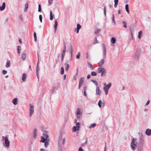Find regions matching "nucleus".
Listing matches in <instances>:
<instances>
[{
    "label": "nucleus",
    "instance_id": "nucleus-50",
    "mask_svg": "<svg viewBox=\"0 0 151 151\" xmlns=\"http://www.w3.org/2000/svg\"><path fill=\"white\" fill-rule=\"evenodd\" d=\"M52 1L53 0H48L49 5H50L52 3Z\"/></svg>",
    "mask_w": 151,
    "mask_h": 151
},
{
    "label": "nucleus",
    "instance_id": "nucleus-29",
    "mask_svg": "<svg viewBox=\"0 0 151 151\" xmlns=\"http://www.w3.org/2000/svg\"><path fill=\"white\" fill-rule=\"evenodd\" d=\"M10 65H11L10 62L8 60L7 61V62L6 63L5 66L6 68H8L10 67Z\"/></svg>",
    "mask_w": 151,
    "mask_h": 151
},
{
    "label": "nucleus",
    "instance_id": "nucleus-19",
    "mask_svg": "<svg viewBox=\"0 0 151 151\" xmlns=\"http://www.w3.org/2000/svg\"><path fill=\"white\" fill-rule=\"evenodd\" d=\"M104 102H103L101 100H100L98 103V105L99 107L101 108V105H104Z\"/></svg>",
    "mask_w": 151,
    "mask_h": 151
},
{
    "label": "nucleus",
    "instance_id": "nucleus-2",
    "mask_svg": "<svg viewBox=\"0 0 151 151\" xmlns=\"http://www.w3.org/2000/svg\"><path fill=\"white\" fill-rule=\"evenodd\" d=\"M3 140H4L5 143L4 146L5 147H8L10 145V142L8 138L6 136L2 137Z\"/></svg>",
    "mask_w": 151,
    "mask_h": 151
},
{
    "label": "nucleus",
    "instance_id": "nucleus-4",
    "mask_svg": "<svg viewBox=\"0 0 151 151\" xmlns=\"http://www.w3.org/2000/svg\"><path fill=\"white\" fill-rule=\"evenodd\" d=\"M136 141L137 139L135 138H133L132 139L131 144V147L133 150H134L137 147V143L136 142Z\"/></svg>",
    "mask_w": 151,
    "mask_h": 151
},
{
    "label": "nucleus",
    "instance_id": "nucleus-25",
    "mask_svg": "<svg viewBox=\"0 0 151 151\" xmlns=\"http://www.w3.org/2000/svg\"><path fill=\"white\" fill-rule=\"evenodd\" d=\"M104 63V59H102L100 61L99 63V65L101 66L103 65Z\"/></svg>",
    "mask_w": 151,
    "mask_h": 151
},
{
    "label": "nucleus",
    "instance_id": "nucleus-26",
    "mask_svg": "<svg viewBox=\"0 0 151 151\" xmlns=\"http://www.w3.org/2000/svg\"><path fill=\"white\" fill-rule=\"evenodd\" d=\"M12 102L14 105H16L17 104V99L15 98L13 100Z\"/></svg>",
    "mask_w": 151,
    "mask_h": 151
},
{
    "label": "nucleus",
    "instance_id": "nucleus-33",
    "mask_svg": "<svg viewBox=\"0 0 151 151\" xmlns=\"http://www.w3.org/2000/svg\"><path fill=\"white\" fill-rule=\"evenodd\" d=\"M88 66L89 68H90V69L91 70H93V67L92 65L90 63H88Z\"/></svg>",
    "mask_w": 151,
    "mask_h": 151
},
{
    "label": "nucleus",
    "instance_id": "nucleus-35",
    "mask_svg": "<svg viewBox=\"0 0 151 151\" xmlns=\"http://www.w3.org/2000/svg\"><path fill=\"white\" fill-rule=\"evenodd\" d=\"M53 19V17L52 14V11H50V20H52Z\"/></svg>",
    "mask_w": 151,
    "mask_h": 151
},
{
    "label": "nucleus",
    "instance_id": "nucleus-49",
    "mask_svg": "<svg viewBox=\"0 0 151 151\" xmlns=\"http://www.w3.org/2000/svg\"><path fill=\"white\" fill-rule=\"evenodd\" d=\"M7 71L5 70H3L2 71L3 74L4 75L6 73Z\"/></svg>",
    "mask_w": 151,
    "mask_h": 151
},
{
    "label": "nucleus",
    "instance_id": "nucleus-17",
    "mask_svg": "<svg viewBox=\"0 0 151 151\" xmlns=\"http://www.w3.org/2000/svg\"><path fill=\"white\" fill-rule=\"evenodd\" d=\"M37 135V130L36 129H35L33 131V138L35 139L36 138Z\"/></svg>",
    "mask_w": 151,
    "mask_h": 151
},
{
    "label": "nucleus",
    "instance_id": "nucleus-7",
    "mask_svg": "<svg viewBox=\"0 0 151 151\" xmlns=\"http://www.w3.org/2000/svg\"><path fill=\"white\" fill-rule=\"evenodd\" d=\"M76 114L77 115V117L78 119H79L82 116V112L81 111L80 108H78L77 109Z\"/></svg>",
    "mask_w": 151,
    "mask_h": 151
},
{
    "label": "nucleus",
    "instance_id": "nucleus-21",
    "mask_svg": "<svg viewBox=\"0 0 151 151\" xmlns=\"http://www.w3.org/2000/svg\"><path fill=\"white\" fill-rule=\"evenodd\" d=\"M139 54L137 52H136L134 56V58L135 59L137 60L139 58Z\"/></svg>",
    "mask_w": 151,
    "mask_h": 151
},
{
    "label": "nucleus",
    "instance_id": "nucleus-53",
    "mask_svg": "<svg viewBox=\"0 0 151 151\" xmlns=\"http://www.w3.org/2000/svg\"><path fill=\"white\" fill-rule=\"evenodd\" d=\"M79 151H84L81 147H80L79 149Z\"/></svg>",
    "mask_w": 151,
    "mask_h": 151
},
{
    "label": "nucleus",
    "instance_id": "nucleus-46",
    "mask_svg": "<svg viewBox=\"0 0 151 151\" xmlns=\"http://www.w3.org/2000/svg\"><path fill=\"white\" fill-rule=\"evenodd\" d=\"M80 53L79 52H78V55L76 56V58L77 59H79L80 58Z\"/></svg>",
    "mask_w": 151,
    "mask_h": 151
},
{
    "label": "nucleus",
    "instance_id": "nucleus-18",
    "mask_svg": "<svg viewBox=\"0 0 151 151\" xmlns=\"http://www.w3.org/2000/svg\"><path fill=\"white\" fill-rule=\"evenodd\" d=\"M27 77V74L26 73H23L22 78V79L23 81H25Z\"/></svg>",
    "mask_w": 151,
    "mask_h": 151
},
{
    "label": "nucleus",
    "instance_id": "nucleus-40",
    "mask_svg": "<svg viewBox=\"0 0 151 151\" xmlns=\"http://www.w3.org/2000/svg\"><path fill=\"white\" fill-rule=\"evenodd\" d=\"M64 73V69L63 67H61V72L60 73L61 74H63Z\"/></svg>",
    "mask_w": 151,
    "mask_h": 151
},
{
    "label": "nucleus",
    "instance_id": "nucleus-20",
    "mask_svg": "<svg viewBox=\"0 0 151 151\" xmlns=\"http://www.w3.org/2000/svg\"><path fill=\"white\" fill-rule=\"evenodd\" d=\"M70 54L71 55V58H72V52L73 51V48L72 47V45H70Z\"/></svg>",
    "mask_w": 151,
    "mask_h": 151
},
{
    "label": "nucleus",
    "instance_id": "nucleus-5",
    "mask_svg": "<svg viewBox=\"0 0 151 151\" xmlns=\"http://www.w3.org/2000/svg\"><path fill=\"white\" fill-rule=\"evenodd\" d=\"M111 83H109L104 88V90L106 95H107L108 93V89L111 87Z\"/></svg>",
    "mask_w": 151,
    "mask_h": 151
},
{
    "label": "nucleus",
    "instance_id": "nucleus-64",
    "mask_svg": "<svg viewBox=\"0 0 151 151\" xmlns=\"http://www.w3.org/2000/svg\"><path fill=\"white\" fill-rule=\"evenodd\" d=\"M19 42L20 43H22V40L21 39H19Z\"/></svg>",
    "mask_w": 151,
    "mask_h": 151
},
{
    "label": "nucleus",
    "instance_id": "nucleus-37",
    "mask_svg": "<svg viewBox=\"0 0 151 151\" xmlns=\"http://www.w3.org/2000/svg\"><path fill=\"white\" fill-rule=\"evenodd\" d=\"M21 47L20 46H17V52L19 54L20 53V51L21 50Z\"/></svg>",
    "mask_w": 151,
    "mask_h": 151
},
{
    "label": "nucleus",
    "instance_id": "nucleus-11",
    "mask_svg": "<svg viewBox=\"0 0 151 151\" xmlns=\"http://www.w3.org/2000/svg\"><path fill=\"white\" fill-rule=\"evenodd\" d=\"M84 78L82 77L81 78L79 81V87L78 88H80L82 86V84H83V82H84Z\"/></svg>",
    "mask_w": 151,
    "mask_h": 151
},
{
    "label": "nucleus",
    "instance_id": "nucleus-14",
    "mask_svg": "<svg viewBox=\"0 0 151 151\" xmlns=\"http://www.w3.org/2000/svg\"><path fill=\"white\" fill-rule=\"evenodd\" d=\"M145 134L149 136L151 135V129H147L145 131Z\"/></svg>",
    "mask_w": 151,
    "mask_h": 151
},
{
    "label": "nucleus",
    "instance_id": "nucleus-3",
    "mask_svg": "<svg viewBox=\"0 0 151 151\" xmlns=\"http://www.w3.org/2000/svg\"><path fill=\"white\" fill-rule=\"evenodd\" d=\"M98 71L99 73H101V76H103L106 75V70L104 68L100 67L98 68Z\"/></svg>",
    "mask_w": 151,
    "mask_h": 151
},
{
    "label": "nucleus",
    "instance_id": "nucleus-34",
    "mask_svg": "<svg viewBox=\"0 0 151 151\" xmlns=\"http://www.w3.org/2000/svg\"><path fill=\"white\" fill-rule=\"evenodd\" d=\"M142 31H140L139 32L138 35V37L139 39H140L141 37V36L142 35Z\"/></svg>",
    "mask_w": 151,
    "mask_h": 151
},
{
    "label": "nucleus",
    "instance_id": "nucleus-61",
    "mask_svg": "<svg viewBox=\"0 0 151 151\" xmlns=\"http://www.w3.org/2000/svg\"><path fill=\"white\" fill-rule=\"evenodd\" d=\"M86 88H87L86 86H85L84 87V91H86Z\"/></svg>",
    "mask_w": 151,
    "mask_h": 151
},
{
    "label": "nucleus",
    "instance_id": "nucleus-10",
    "mask_svg": "<svg viewBox=\"0 0 151 151\" xmlns=\"http://www.w3.org/2000/svg\"><path fill=\"white\" fill-rule=\"evenodd\" d=\"M102 47L103 48V57L104 58H105L106 57V46L105 45L103 44L102 45Z\"/></svg>",
    "mask_w": 151,
    "mask_h": 151
},
{
    "label": "nucleus",
    "instance_id": "nucleus-36",
    "mask_svg": "<svg viewBox=\"0 0 151 151\" xmlns=\"http://www.w3.org/2000/svg\"><path fill=\"white\" fill-rule=\"evenodd\" d=\"M114 2L115 3L114 6L115 7H116L117 5H118V0H114Z\"/></svg>",
    "mask_w": 151,
    "mask_h": 151
},
{
    "label": "nucleus",
    "instance_id": "nucleus-57",
    "mask_svg": "<svg viewBox=\"0 0 151 151\" xmlns=\"http://www.w3.org/2000/svg\"><path fill=\"white\" fill-rule=\"evenodd\" d=\"M40 151H46L45 150V149H43V148L41 149H40Z\"/></svg>",
    "mask_w": 151,
    "mask_h": 151
},
{
    "label": "nucleus",
    "instance_id": "nucleus-27",
    "mask_svg": "<svg viewBox=\"0 0 151 151\" xmlns=\"http://www.w3.org/2000/svg\"><path fill=\"white\" fill-rule=\"evenodd\" d=\"M96 125V123L92 124L89 126L88 128L90 129H92L95 127Z\"/></svg>",
    "mask_w": 151,
    "mask_h": 151
},
{
    "label": "nucleus",
    "instance_id": "nucleus-54",
    "mask_svg": "<svg viewBox=\"0 0 151 151\" xmlns=\"http://www.w3.org/2000/svg\"><path fill=\"white\" fill-rule=\"evenodd\" d=\"M149 103H150V101L148 100L147 101V103H146V105H148V104H149Z\"/></svg>",
    "mask_w": 151,
    "mask_h": 151
},
{
    "label": "nucleus",
    "instance_id": "nucleus-41",
    "mask_svg": "<svg viewBox=\"0 0 151 151\" xmlns=\"http://www.w3.org/2000/svg\"><path fill=\"white\" fill-rule=\"evenodd\" d=\"M38 11L39 12H41V6L40 4H39L38 5Z\"/></svg>",
    "mask_w": 151,
    "mask_h": 151
},
{
    "label": "nucleus",
    "instance_id": "nucleus-51",
    "mask_svg": "<svg viewBox=\"0 0 151 151\" xmlns=\"http://www.w3.org/2000/svg\"><path fill=\"white\" fill-rule=\"evenodd\" d=\"M19 19H20L22 21L23 18V16L22 15H21L19 17Z\"/></svg>",
    "mask_w": 151,
    "mask_h": 151
},
{
    "label": "nucleus",
    "instance_id": "nucleus-56",
    "mask_svg": "<svg viewBox=\"0 0 151 151\" xmlns=\"http://www.w3.org/2000/svg\"><path fill=\"white\" fill-rule=\"evenodd\" d=\"M140 141L141 142H143V138H141L140 139Z\"/></svg>",
    "mask_w": 151,
    "mask_h": 151
},
{
    "label": "nucleus",
    "instance_id": "nucleus-13",
    "mask_svg": "<svg viewBox=\"0 0 151 151\" xmlns=\"http://www.w3.org/2000/svg\"><path fill=\"white\" fill-rule=\"evenodd\" d=\"M77 27L75 29V31H76L77 33H78L79 32V29H81V26L78 24H77Z\"/></svg>",
    "mask_w": 151,
    "mask_h": 151
},
{
    "label": "nucleus",
    "instance_id": "nucleus-30",
    "mask_svg": "<svg viewBox=\"0 0 151 151\" xmlns=\"http://www.w3.org/2000/svg\"><path fill=\"white\" fill-rule=\"evenodd\" d=\"M26 54L25 53H23L21 55L22 58L23 60H24L26 58Z\"/></svg>",
    "mask_w": 151,
    "mask_h": 151
},
{
    "label": "nucleus",
    "instance_id": "nucleus-16",
    "mask_svg": "<svg viewBox=\"0 0 151 151\" xmlns=\"http://www.w3.org/2000/svg\"><path fill=\"white\" fill-rule=\"evenodd\" d=\"M5 2H4L2 4V6H0V10L1 11H3L4 10L5 8Z\"/></svg>",
    "mask_w": 151,
    "mask_h": 151
},
{
    "label": "nucleus",
    "instance_id": "nucleus-52",
    "mask_svg": "<svg viewBox=\"0 0 151 151\" xmlns=\"http://www.w3.org/2000/svg\"><path fill=\"white\" fill-rule=\"evenodd\" d=\"M106 6H104V13H105V14L106 15Z\"/></svg>",
    "mask_w": 151,
    "mask_h": 151
},
{
    "label": "nucleus",
    "instance_id": "nucleus-47",
    "mask_svg": "<svg viewBox=\"0 0 151 151\" xmlns=\"http://www.w3.org/2000/svg\"><path fill=\"white\" fill-rule=\"evenodd\" d=\"M122 23H123L124 24V25H123V26L124 27L126 28L127 27V26H126V22L125 21H123L122 22Z\"/></svg>",
    "mask_w": 151,
    "mask_h": 151
},
{
    "label": "nucleus",
    "instance_id": "nucleus-62",
    "mask_svg": "<svg viewBox=\"0 0 151 151\" xmlns=\"http://www.w3.org/2000/svg\"><path fill=\"white\" fill-rule=\"evenodd\" d=\"M118 14H121V11H120V10H119V11H118Z\"/></svg>",
    "mask_w": 151,
    "mask_h": 151
},
{
    "label": "nucleus",
    "instance_id": "nucleus-23",
    "mask_svg": "<svg viewBox=\"0 0 151 151\" xmlns=\"http://www.w3.org/2000/svg\"><path fill=\"white\" fill-rule=\"evenodd\" d=\"M65 70L66 71H67L69 68V65L68 63H66L65 64Z\"/></svg>",
    "mask_w": 151,
    "mask_h": 151
},
{
    "label": "nucleus",
    "instance_id": "nucleus-55",
    "mask_svg": "<svg viewBox=\"0 0 151 151\" xmlns=\"http://www.w3.org/2000/svg\"><path fill=\"white\" fill-rule=\"evenodd\" d=\"M91 76L90 75H88L87 76V78L88 79H89L90 78Z\"/></svg>",
    "mask_w": 151,
    "mask_h": 151
},
{
    "label": "nucleus",
    "instance_id": "nucleus-45",
    "mask_svg": "<svg viewBox=\"0 0 151 151\" xmlns=\"http://www.w3.org/2000/svg\"><path fill=\"white\" fill-rule=\"evenodd\" d=\"M40 21L41 23L42 22V15H40L39 16Z\"/></svg>",
    "mask_w": 151,
    "mask_h": 151
},
{
    "label": "nucleus",
    "instance_id": "nucleus-59",
    "mask_svg": "<svg viewBox=\"0 0 151 151\" xmlns=\"http://www.w3.org/2000/svg\"><path fill=\"white\" fill-rule=\"evenodd\" d=\"M84 95L85 96H87L86 93V91H84Z\"/></svg>",
    "mask_w": 151,
    "mask_h": 151
},
{
    "label": "nucleus",
    "instance_id": "nucleus-28",
    "mask_svg": "<svg viewBox=\"0 0 151 151\" xmlns=\"http://www.w3.org/2000/svg\"><path fill=\"white\" fill-rule=\"evenodd\" d=\"M39 64V61H38V62L37 63V66L36 68V73L37 76V77L38 78V72L39 71V68L38 66Z\"/></svg>",
    "mask_w": 151,
    "mask_h": 151
},
{
    "label": "nucleus",
    "instance_id": "nucleus-38",
    "mask_svg": "<svg viewBox=\"0 0 151 151\" xmlns=\"http://www.w3.org/2000/svg\"><path fill=\"white\" fill-rule=\"evenodd\" d=\"M91 75L93 76H96L97 75V73L95 72L92 71L91 73Z\"/></svg>",
    "mask_w": 151,
    "mask_h": 151
},
{
    "label": "nucleus",
    "instance_id": "nucleus-24",
    "mask_svg": "<svg viewBox=\"0 0 151 151\" xmlns=\"http://www.w3.org/2000/svg\"><path fill=\"white\" fill-rule=\"evenodd\" d=\"M116 39L114 37L111 38V42L112 44H114L116 42Z\"/></svg>",
    "mask_w": 151,
    "mask_h": 151
},
{
    "label": "nucleus",
    "instance_id": "nucleus-12",
    "mask_svg": "<svg viewBox=\"0 0 151 151\" xmlns=\"http://www.w3.org/2000/svg\"><path fill=\"white\" fill-rule=\"evenodd\" d=\"M100 94L101 92L99 89V88L98 86H96V95H100Z\"/></svg>",
    "mask_w": 151,
    "mask_h": 151
},
{
    "label": "nucleus",
    "instance_id": "nucleus-31",
    "mask_svg": "<svg viewBox=\"0 0 151 151\" xmlns=\"http://www.w3.org/2000/svg\"><path fill=\"white\" fill-rule=\"evenodd\" d=\"M125 9L126 11L129 14V5L128 4H127L125 5Z\"/></svg>",
    "mask_w": 151,
    "mask_h": 151
},
{
    "label": "nucleus",
    "instance_id": "nucleus-22",
    "mask_svg": "<svg viewBox=\"0 0 151 151\" xmlns=\"http://www.w3.org/2000/svg\"><path fill=\"white\" fill-rule=\"evenodd\" d=\"M58 23L57 21H55V24H54V27L55 28V32H56L57 27L58 26Z\"/></svg>",
    "mask_w": 151,
    "mask_h": 151
},
{
    "label": "nucleus",
    "instance_id": "nucleus-39",
    "mask_svg": "<svg viewBox=\"0 0 151 151\" xmlns=\"http://www.w3.org/2000/svg\"><path fill=\"white\" fill-rule=\"evenodd\" d=\"M112 21L115 24V18L114 15L113 14H112Z\"/></svg>",
    "mask_w": 151,
    "mask_h": 151
},
{
    "label": "nucleus",
    "instance_id": "nucleus-58",
    "mask_svg": "<svg viewBox=\"0 0 151 151\" xmlns=\"http://www.w3.org/2000/svg\"><path fill=\"white\" fill-rule=\"evenodd\" d=\"M78 69H77V70H76L77 72H76V76H77L78 74Z\"/></svg>",
    "mask_w": 151,
    "mask_h": 151
},
{
    "label": "nucleus",
    "instance_id": "nucleus-60",
    "mask_svg": "<svg viewBox=\"0 0 151 151\" xmlns=\"http://www.w3.org/2000/svg\"><path fill=\"white\" fill-rule=\"evenodd\" d=\"M66 75L65 74L64 75V80H65L66 78Z\"/></svg>",
    "mask_w": 151,
    "mask_h": 151
},
{
    "label": "nucleus",
    "instance_id": "nucleus-1",
    "mask_svg": "<svg viewBox=\"0 0 151 151\" xmlns=\"http://www.w3.org/2000/svg\"><path fill=\"white\" fill-rule=\"evenodd\" d=\"M41 138V142H45V146L47 147L49 144V138L48 135L47 134H44L43 136H42Z\"/></svg>",
    "mask_w": 151,
    "mask_h": 151
},
{
    "label": "nucleus",
    "instance_id": "nucleus-43",
    "mask_svg": "<svg viewBox=\"0 0 151 151\" xmlns=\"http://www.w3.org/2000/svg\"><path fill=\"white\" fill-rule=\"evenodd\" d=\"M34 39H35V42H36L37 41V35H36V33L35 32L34 33Z\"/></svg>",
    "mask_w": 151,
    "mask_h": 151
},
{
    "label": "nucleus",
    "instance_id": "nucleus-6",
    "mask_svg": "<svg viewBox=\"0 0 151 151\" xmlns=\"http://www.w3.org/2000/svg\"><path fill=\"white\" fill-rule=\"evenodd\" d=\"M29 117H31L32 115L34 114V106L33 105H32L31 104H29Z\"/></svg>",
    "mask_w": 151,
    "mask_h": 151
},
{
    "label": "nucleus",
    "instance_id": "nucleus-63",
    "mask_svg": "<svg viewBox=\"0 0 151 151\" xmlns=\"http://www.w3.org/2000/svg\"><path fill=\"white\" fill-rule=\"evenodd\" d=\"M77 122V121L76 119H75V120H74V122L75 123H76H76H77L78 122Z\"/></svg>",
    "mask_w": 151,
    "mask_h": 151
},
{
    "label": "nucleus",
    "instance_id": "nucleus-9",
    "mask_svg": "<svg viewBox=\"0 0 151 151\" xmlns=\"http://www.w3.org/2000/svg\"><path fill=\"white\" fill-rule=\"evenodd\" d=\"M66 49V46L65 42L64 43V47L62 50V55L61 61L63 60L64 56L65 55V52Z\"/></svg>",
    "mask_w": 151,
    "mask_h": 151
},
{
    "label": "nucleus",
    "instance_id": "nucleus-42",
    "mask_svg": "<svg viewBox=\"0 0 151 151\" xmlns=\"http://www.w3.org/2000/svg\"><path fill=\"white\" fill-rule=\"evenodd\" d=\"M100 31V29H96L95 31V34H97Z\"/></svg>",
    "mask_w": 151,
    "mask_h": 151
},
{
    "label": "nucleus",
    "instance_id": "nucleus-8",
    "mask_svg": "<svg viewBox=\"0 0 151 151\" xmlns=\"http://www.w3.org/2000/svg\"><path fill=\"white\" fill-rule=\"evenodd\" d=\"M76 126L73 127L72 129L73 131V132H76V131H78L80 128V123L79 122L76 124Z\"/></svg>",
    "mask_w": 151,
    "mask_h": 151
},
{
    "label": "nucleus",
    "instance_id": "nucleus-32",
    "mask_svg": "<svg viewBox=\"0 0 151 151\" xmlns=\"http://www.w3.org/2000/svg\"><path fill=\"white\" fill-rule=\"evenodd\" d=\"M28 7V3H27L25 4V8L24 9V11L26 12L27 11Z\"/></svg>",
    "mask_w": 151,
    "mask_h": 151
},
{
    "label": "nucleus",
    "instance_id": "nucleus-15",
    "mask_svg": "<svg viewBox=\"0 0 151 151\" xmlns=\"http://www.w3.org/2000/svg\"><path fill=\"white\" fill-rule=\"evenodd\" d=\"M65 138H63L62 139H60L58 141V143L60 144H62L64 145L65 142Z\"/></svg>",
    "mask_w": 151,
    "mask_h": 151
},
{
    "label": "nucleus",
    "instance_id": "nucleus-44",
    "mask_svg": "<svg viewBox=\"0 0 151 151\" xmlns=\"http://www.w3.org/2000/svg\"><path fill=\"white\" fill-rule=\"evenodd\" d=\"M92 81L95 85L97 86L98 85V83L96 81L94 80H92Z\"/></svg>",
    "mask_w": 151,
    "mask_h": 151
},
{
    "label": "nucleus",
    "instance_id": "nucleus-48",
    "mask_svg": "<svg viewBox=\"0 0 151 151\" xmlns=\"http://www.w3.org/2000/svg\"><path fill=\"white\" fill-rule=\"evenodd\" d=\"M98 40L96 38L95 39V41H94V42L93 43V44H96V43H98Z\"/></svg>",
    "mask_w": 151,
    "mask_h": 151
}]
</instances>
